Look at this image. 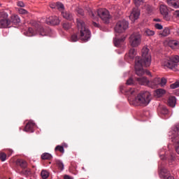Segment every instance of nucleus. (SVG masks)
<instances>
[{
  "instance_id": "obj_36",
  "label": "nucleus",
  "mask_w": 179,
  "mask_h": 179,
  "mask_svg": "<svg viewBox=\"0 0 179 179\" xmlns=\"http://www.w3.org/2000/svg\"><path fill=\"white\" fill-rule=\"evenodd\" d=\"M63 28L65 30H69V29H71V24H69V22H64L63 23Z\"/></svg>"
},
{
  "instance_id": "obj_32",
  "label": "nucleus",
  "mask_w": 179,
  "mask_h": 179,
  "mask_svg": "<svg viewBox=\"0 0 179 179\" xmlns=\"http://www.w3.org/2000/svg\"><path fill=\"white\" fill-rule=\"evenodd\" d=\"M145 33L147 34V36H155V31L149 29H145Z\"/></svg>"
},
{
  "instance_id": "obj_56",
  "label": "nucleus",
  "mask_w": 179,
  "mask_h": 179,
  "mask_svg": "<svg viewBox=\"0 0 179 179\" xmlns=\"http://www.w3.org/2000/svg\"><path fill=\"white\" fill-rule=\"evenodd\" d=\"M128 3L131 2V0H127Z\"/></svg>"
},
{
  "instance_id": "obj_35",
  "label": "nucleus",
  "mask_w": 179,
  "mask_h": 179,
  "mask_svg": "<svg viewBox=\"0 0 179 179\" xmlns=\"http://www.w3.org/2000/svg\"><path fill=\"white\" fill-rule=\"evenodd\" d=\"M0 159L1 162H5L6 160V154H5V152H0Z\"/></svg>"
},
{
  "instance_id": "obj_11",
  "label": "nucleus",
  "mask_w": 179,
  "mask_h": 179,
  "mask_svg": "<svg viewBox=\"0 0 179 179\" xmlns=\"http://www.w3.org/2000/svg\"><path fill=\"white\" fill-rule=\"evenodd\" d=\"M159 10L165 20H170V16H169V8H167V6L162 4L159 6Z\"/></svg>"
},
{
  "instance_id": "obj_24",
  "label": "nucleus",
  "mask_w": 179,
  "mask_h": 179,
  "mask_svg": "<svg viewBox=\"0 0 179 179\" xmlns=\"http://www.w3.org/2000/svg\"><path fill=\"white\" fill-rule=\"evenodd\" d=\"M169 45L171 48H179V42L177 41H171Z\"/></svg>"
},
{
  "instance_id": "obj_9",
  "label": "nucleus",
  "mask_w": 179,
  "mask_h": 179,
  "mask_svg": "<svg viewBox=\"0 0 179 179\" xmlns=\"http://www.w3.org/2000/svg\"><path fill=\"white\" fill-rule=\"evenodd\" d=\"M179 124L174 126L171 131L169 132V136H171V139H172V142L175 143H178L179 145Z\"/></svg>"
},
{
  "instance_id": "obj_29",
  "label": "nucleus",
  "mask_w": 179,
  "mask_h": 179,
  "mask_svg": "<svg viewBox=\"0 0 179 179\" xmlns=\"http://www.w3.org/2000/svg\"><path fill=\"white\" fill-rule=\"evenodd\" d=\"M38 31L40 36H47V34H48L47 31L45 29H44V28H43V27L39 28L38 29Z\"/></svg>"
},
{
  "instance_id": "obj_15",
  "label": "nucleus",
  "mask_w": 179,
  "mask_h": 179,
  "mask_svg": "<svg viewBox=\"0 0 179 179\" xmlns=\"http://www.w3.org/2000/svg\"><path fill=\"white\" fill-rule=\"evenodd\" d=\"M159 85H160V78H155L153 80L150 81L148 87L152 89H155Z\"/></svg>"
},
{
  "instance_id": "obj_14",
  "label": "nucleus",
  "mask_w": 179,
  "mask_h": 179,
  "mask_svg": "<svg viewBox=\"0 0 179 179\" xmlns=\"http://www.w3.org/2000/svg\"><path fill=\"white\" fill-rule=\"evenodd\" d=\"M35 125L36 124H34V122H33V120H30L26 124L24 131H25V132H34V131L33 130V128H34Z\"/></svg>"
},
{
  "instance_id": "obj_55",
  "label": "nucleus",
  "mask_w": 179,
  "mask_h": 179,
  "mask_svg": "<svg viewBox=\"0 0 179 179\" xmlns=\"http://www.w3.org/2000/svg\"><path fill=\"white\" fill-rule=\"evenodd\" d=\"M155 22H160V19H155Z\"/></svg>"
},
{
  "instance_id": "obj_19",
  "label": "nucleus",
  "mask_w": 179,
  "mask_h": 179,
  "mask_svg": "<svg viewBox=\"0 0 179 179\" xmlns=\"http://www.w3.org/2000/svg\"><path fill=\"white\" fill-rule=\"evenodd\" d=\"M176 103H177V99H176L175 96H170L168 99V106L170 107H176Z\"/></svg>"
},
{
  "instance_id": "obj_25",
  "label": "nucleus",
  "mask_w": 179,
  "mask_h": 179,
  "mask_svg": "<svg viewBox=\"0 0 179 179\" xmlns=\"http://www.w3.org/2000/svg\"><path fill=\"white\" fill-rule=\"evenodd\" d=\"M55 6L56 9H58L62 13L64 11V9H65V8L64 7V4H62L61 2H57Z\"/></svg>"
},
{
  "instance_id": "obj_49",
  "label": "nucleus",
  "mask_w": 179,
  "mask_h": 179,
  "mask_svg": "<svg viewBox=\"0 0 179 179\" xmlns=\"http://www.w3.org/2000/svg\"><path fill=\"white\" fill-rule=\"evenodd\" d=\"M64 179H73V178L72 177L66 175V176H64Z\"/></svg>"
},
{
  "instance_id": "obj_2",
  "label": "nucleus",
  "mask_w": 179,
  "mask_h": 179,
  "mask_svg": "<svg viewBox=\"0 0 179 179\" xmlns=\"http://www.w3.org/2000/svg\"><path fill=\"white\" fill-rule=\"evenodd\" d=\"M135 94H136V92L134 89H130L127 91V95L130 96L129 101L132 106H143L146 107L152 101V94L148 91L140 92L134 99L131 97V96H135Z\"/></svg>"
},
{
  "instance_id": "obj_30",
  "label": "nucleus",
  "mask_w": 179,
  "mask_h": 179,
  "mask_svg": "<svg viewBox=\"0 0 179 179\" xmlns=\"http://www.w3.org/2000/svg\"><path fill=\"white\" fill-rule=\"evenodd\" d=\"M25 35L28 36L29 37H31L32 36H36V34H34V31H33V29L29 28Z\"/></svg>"
},
{
  "instance_id": "obj_20",
  "label": "nucleus",
  "mask_w": 179,
  "mask_h": 179,
  "mask_svg": "<svg viewBox=\"0 0 179 179\" xmlns=\"http://www.w3.org/2000/svg\"><path fill=\"white\" fill-rule=\"evenodd\" d=\"M166 94V90L163 89H158L155 90V96L156 97H162V96H164Z\"/></svg>"
},
{
  "instance_id": "obj_17",
  "label": "nucleus",
  "mask_w": 179,
  "mask_h": 179,
  "mask_svg": "<svg viewBox=\"0 0 179 179\" xmlns=\"http://www.w3.org/2000/svg\"><path fill=\"white\" fill-rule=\"evenodd\" d=\"M62 16L64 18L66 19L67 20H73V16L71 13L68 11L63 10L62 11Z\"/></svg>"
},
{
  "instance_id": "obj_39",
  "label": "nucleus",
  "mask_w": 179,
  "mask_h": 179,
  "mask_svg": "<svg viewBox=\"0 0 179 179\" xmlns=\"http://www.w3.org/2000/svg\"><path fill=\"white\" fill-rule=\"evenodd\" d=\"M71 40L73 41V43H76L79 38H78V36L76 34H73L71 36Z\"/></svg>"
},
{
  "instance_id": "obj_3",
  "label": "nucleus",
  "mask_w": 179,
  "mask_h": 179,
  "mask_svg": "<svg viewBox=\"0 0 179 179\" xmlns=\"http://www.w3.org/2000/svg\"><path fill=\"white\" fill-rule=\"evenodd\" d=\"M77 27L80 40L88 41L90 38V30L88 27H86L85 22L80 19H77Z\"/></svg>"
},
{
  "instance_id": "obj_52",
  "label": "nucleus",
  "mask_w": 179,
  "mask_h": 179,
  "mask_svg": "<svg viewBox=\"0 0 179 179\" xmlns=\"http://www.w3.org/2000/svg\"><path fill=\"white\" fill-rule=\"evenodd\" d=\"M93 24H94V26H95L96 27H97V26H99V24L96 22H93Z\"/></svg>"
},
{
  "instance_id": "obj_23",
  "label": "nucleus",
  "mask_w": 179,
  "mask_h": 179,
  "mask_svg": "<svg viewBox=\"0 0 179 179\" xmlns=\"http://www.w3.org/2000/svg\"><path fill=\"white\" fill-rule=\"evenodd\" d=\"M125 38H121V39H117L115 38L113 40V43L115 44V47H120L121 45V44H122V42L124 41Z\"/></svg>"
},
{
  "instance_id": "obj_4",
  "label": "nucleus",
  "mask_w": 179,
  "mask_h": 179,
  "mask_svg": "<svg viewBox=\"0 0 179 179\" xmlns=\"http://www.w3.org/2000/svg\"><path fill=\"white\" fill-rule=\"evenodd\" d=\"M179 56L175 55L166 57L162 62L163 66L172 69L173 71H178L179 69Z\"/></svg>"
},
{
  "instance_id": "obj_27",
  "label": "nucleus",
  "mask_w": 179,
  "mask_h": 179,
  "mask_svg": "<svg viewBox=\"0 0 179 179\" xmlns=\"http://www.w3.org/2000/svg\"><path fill=\"white\" fill-rule=\"evenodd\" d=\"M41 176L43 179H47L48 177H50V173L45 170H42Z\"/></svg>"
},
{
  "instance_id": "obj_47",
  "label": "nucleus",
  "mask_w": 179,
  "mask_h": 179,
  "mask_svg": "<svg viewBox=\"0 0 179 179\" xmlns=\"http://www.w3.org/2000/svg\"><path fill=\"white\" fill-rule=\"evenodd\" d=\"M57 5V3H52L50 4V8H52V9H57V6H55Z\"/></svg>"
},
{
  "instance_id": "obj_31",
  "label": "nucleus",
  "mask_w": 179,
  "mask_h": 179,
  "mask_svg": "<svg viewBox=\"0 0 179 179\" xmlns=\"http://www.w3.org/2000/svg\"><path fill=\"white\" fill-rule=\"evenodd\" d=\"M56 164L58 166L59 169L62 171L64 170V163L61 160L56 161Z\"/></svg>"
},
{
  "instance_id": "obj_28",
  "label": "nucleus",
  "mask_w": 179,
  "mask_h": 179,
  "mask_svg": "<svg viewBox=\"0 0 179 179\" xmlns=\"http://www.w3.org/2000/svg\"><path fill=\"white\" fill-rule=\"evenodd\" d=\"M43 160H50V159L52 158V156L51 155V154L49 153H43L41 156Z\"/></svg>"
},
{
  "instance_id": "obj_5",
  "label": "nucleus",
  "mask_w": 179,
  "mask_h": 179,
  "mask_svg": "<svg viewBox=\"0 0 179 179\" xmlns=\"http://www.w3.org/2000/svg\"><path fill=\"white\" fill-rule=\"evenodd\" d=\"M89 15L94 20H96V15H98L101 20L104 22V23H108L110 22V12L107 10L106 8H100L97 12L92 10V9L89 10Z\"/></svg>"
},
{
  "instance_id": "obj_57",
  "label": "nucleus",
  "mask_w": 179,
  "mask_h": 179,
  "mask_svg": "<svg viewBox=\"0 0 179 179\" xmlns=\"http://www.w3.org/2000/svg\"><path fill=\"white\" fill-rule=\"evenodd\" d=\"M0 6H1V4H0Z\"/></svg>"
},
{
  "instance_id": "obj_34",
  "label": "nucleus",
  "mask_w": 179,
  "mask_h": 179,
  "mask_svg": "<svg viewBox=\"0 0 179 179\" xmlns=\"http://www.w3.org/2000/svg\"><path fill=\"white\" fill-rule=\"evenodd\" d=\"M161 114H163L164 115H167L169 114V110L166 107H162L161 110Z\"/></svg>"
},
{
  "instance_id": "obj_46",
  "label": "nucleus",
  "mask_w": 179,
  "mask_h": 179,
  "mask_svg": "<svg viewBox=\"0 0 179 179\" xmlns=\"http://www.w3.org/2000/svg\"><path fill=\"white\" fill-rule=\"evenodd\" d=\"M77 12H78V13H79L80 15H81L82 16H83V15H84L83 9H82V8H78Z\"/></svg>"
},
{
  "instance_id": "obj_22",
  "label": "nucleus",
  "mask_w": 179,
  "mask_h": 179,
  "mask_svg": "<svg viewBox=\"0 0 179 179\" xmlns=\"http://www.w3.org/2000/svg\"><path fill=\"white\" fill-rule=\"evenodd\" d=\"M136 50L134 48L130 49L129 51V57L131 59H134V58L136 57Z\"/></svg>"
},
{
  "instance_id": "obj_41",
  "label": "nucleus",
  "mask_w": 179,
  "mask_h": 179,
  "mask_svg": "<svg viewBox=\"0 0 179 179\" xmlns=\"http://www.w3.org/2000/svg\"><path fill=\"white\" fill-rule=\"evenodd\" d=\"M55 150H59L61 152V153H64V146H61V145H57L55 148Z\"/></svg>"
},
{
  "instance_id": "obj_38",
  "label": "nucleus",
  "mask_w": 179,
  "mask_h": 179,
  "mask_svg": "<svg viewBox=\"0 0 179 179\" xmlns=\"http://www.w3.org/2000/svg\"><path fill=\"white\" fill-rule=\"evenodd\" d=\"M166 83H167V80L166 78H160V86H166Z\"/></svg>"
},
{
  "instance_id": "obj_16",
  "label": "nucleus",
  "mask_w": 179,
  "mask_h": 179,
  "mask_svg": "<svg viewBox=\"0 0 179 179\" xmlns=\"http://www.w3.org/2000/svg\"><path fill=\"white\" fill-rule=\"evenodd\" d=\"M167 3L175 9H179V0H167Z\"/></svg>"
},
{
  "instance_id": "obj_13",
  "label": "nucleus",
  "mask_w": 179,
  "mask_h": 179,
  "mask_svg": "<svg viewBox=\"0 0 179 179\" xmlns=\"http://www.w3.org/2000/svg\"><path fill=\"white\" fill-rule=\"evenodd\" d=\"M136 81L139 85H141L143 86H148L149 87V83L150 80L146 77H140L136 78Z\"/></svg>"
},
{
  "instance_id": "obj_26",
  "label": "nucleus",
  "mask_w": 179,
  "mask_h": 179,
  "mask_svg": "<svg viewBox=\"0 0 179 179\" xmlns=\"http://www.w3.org/2000/svg\"><path fill=\"white\" fill-rule=\"evenodd\" d=\"M17 164L20 166V167H26L27 166V162L23 159H17Z\"/></svg>"
},
{
  "instance_id": "obj_6",
  "label": "nucleus",
  "mask_w": 179,
  "mask_h": 179,
  "mask_svg": "<svg viewBox=\"0 0 179 179\" xmlns=\"http://www.w3.org/2000/svg\"><path fill=\"white\" fill-rule=\"evenodd\" d=\"M8 13L5 11L0 13V28L6 29L10 24V21L8 19Z\"/></svg>"
},
{
  "instance_id": "obj_40",
  "label": "nucleus",
  "mask_w": 179,
  "mask_h": 179,
  "mask_svg": "<svg viewBox=\"0 0 179 179\" xmlns=\"http://www.w3.org/2000/svg\"><path fill=\"white\" fill-rule=\"evenodd\" d=\"M134 3L136 6H140L143 3V0H134Z\"/></svg>"
},
{
  "instance_id": "obj_33",
  "label": "nucleus",
  "mask_w": 179,
  "mask_h": 179,
  "mask_svg": "<svg viewBox=\"0 0 179 179\" xmlns=\"http://www.w3.org/2000/svg\"><path fill=\"white\" fill-rule=\"evenodd\" d=\"M166 174H167V169H166L165 168L161 169L160 176H162V177L166 178L167 177Z\"/></svg>"
},
{
  "instance_id": "obj_50",
  "label": "nucleus",
  "mask_w": 179,
  "mask_h": 179,
  "mask_svg": "<svg viewBox=\"0 0 179 179\" xmlns=\"http://www.w3.org/2000/svg\"><path fill=\"white\" fill-rule=\"evenodd\" d=\"M159 157L162 159V160H164L166 157L164 155H160Z\"/></svg>"
},
{
  "instance_id": "obj_1",
  "label": "nucleus",
  "mask_w": 179,
  "mask_h": 179,
  "mask_svg": "<svg viewBox=\"0 0 179 179\" xmlns=\"http://www.w3.org/2000/svg\"><path fill=\"white\" fill-rule=\"evenodd\" d=\"M152 64V56L149 52V48L145 46L142 49V59L141 57H136V64H135V71L138 76H143L145 73L152 76L150 71L143 70V66L148 68Z\"/></svg>"
},
{
  "instance_id": "obj_37",
  "label": "nucleus",
  "mask_w": 179,
  "mask_h": 179,
  "mask_svg": "<svg viewBox=\"0 0 179 179\" xmlns=\"http://www.w3.org/2000/svg\"><path fill=\"white\" fill-rule=\"evenodd\" d=\"M170 87L171 89H177V87H179V81H176V83L171 84Z\"/></svg>"
},
{
  "instance_id": "obj_18",
  "label": "nucleus",
  "mask_w": 179,
  "mask_h": 179,
  "mask_svg": "<svg viewBox=\"0 0 179 179\" xmlns=\"http://www.w3.org/2000/svg\"><path fill=\"white\" fill-rule=\"evenodd\" d=\"M10 23H13V24H17L18 23H20V17H19V15H13L10 17Z\"/></svg>"
},
{
  "instance_id": "obj_44",
  "label": "nucleus",
  "mask_w": 179,
  "mask_h": 179,
  "mask_svg": "<svg viewBox=\"0 0 179 179\" xmlns=\"http://www.w3.org/2000/svg\"><path fill=\"white\" fill-rule=\"evenodd\" d=\"M127 85H134V79H132V78H130L129 80H127Z\"/></svg>"
},
{
  "instance_id": "obj_45",
  "label": "nucleus",
  "mask_w": 179,
  "mask_h": 179,
  "mask_svg": "<svg viewBox=\"0 0 179 179\" xmlns=\"http://www.w3.org/2000/svg\"><path fill=\"white\" fill-rule=\"evenodd\" d=\"M17 5L20 6V8H24V3H23V1H18Z\"/></svg>"
},
{
  "instance_id": "obj_7",
  "label": "nucleus",
  "mask_w": 179,
  "mask_h": 179,
  "mask_svg": "<svg viewBox=\"0 0 179 179\" xmlns=\"http://www.w3.org/2000/svg\"><path fill=\"white\" fill-rule=\"evenodd\" d=\"M128 27H129V23L127 20L119 21L115 27V31L116 33H124Z\"/></svg>"
},
{
  "instance_id": "obj_12",
  "label": "nucleus",
  "mask_w": 179,
  "mask_h": 179,
  "mask_svg": "<svg viewBox=\"0 0 179 179\" xmlns=\"http://www.w3.org/2000/svg\"><path fill=\"white\" fill-rule=\"evenodd\" d=\"M46 23L47 24H51L52 26H57L59 24L60 20L57 16H50L46 19Z\"/></svg>"
},
{
  "instance_id": "obj_54",
  "label": "nucleus",
  "mask_w": 179,
  "mask_h": 179,
  "mask_svg": "<svg viewBox=\"0 0 179 179\" xmlns=\"http://www.w3.org/2000/svg\"><path fill=\"white\" fill-rule=\"evenodd\" d=\"M63 148H68V145L64 143V144L63 145Z\"/></svg>"
},
{
  "instance_id": "obj_51",
  "label": "nucleus",
  "mask_w": 179,
  "mask_h": 179,
  "mask_svg": "<svg viewBox=\"0 0 179 179\" xmlns=\"http://www.w3.org/2000/svg\"><path fill=\"white\" fill-rule=\"evenodd\" d=\"M176 96H179V90H178L176 92Z\"/></svg>"
},
{
  "instance_id": "obj_10",
  "label": "nucleus",
  "mask_w": 179,
  "mask_h": 179,
  "mask_svg": "<svg viewBox=\"0 0 179 179\" xmlns=\"http://www.w3.org/2000/svg\"><path fill=\"white\" fill-rule=\"evenodd\" d=\"M139 16H141V10L138 8H134L129 15V19L134 22L139 19Z\"/></svg>"
},
{
  "instance_id": "obj_21",
  "label": "nucleus",
  "mask_w": 179,
  "mask_h": 179,
  "mask_svg": "<svg viewBox=\"0 0 179 179\" xmlns=\"http://www.w3.org/2000/svg\"><path fill=\"white\" fill-rule=\"evenodd\" d=\"M170 34V29L169 28H165L162 31L159 33L161 37H167Z\"/></svg>"
},
{
  "instance_id": "obj_53",
  "label": "nucleus",
  "mask_w": 179,
  "mask_h": 179,
  "mask_svg": "<svg viewBox=\"0 0 179 179\" xmlns=\"http://www.w3.org/2000/svg\"><path fill=\"white\" fill-rule=\"evenodd\" d=\"M166 179H174V177H173V176H169V177H168Z\"/></svg>"
},
{
  "instance_id": "obj_43",
  "label": "nucleus",
  "mask_w": 179,
  "mask_h": 179,
  "mask_svg": "<svg viewBox=\"0 0 179 179\" xmlns=\"http://www.w3.org/2000/svg\"><path fill=\"white\" fill-rule=\"evenodd\" d=\"M155 29H157L158 30H162L163 29V25L157 23L155 24Z\"/></svg>"
},
{
  "instance_id": "obj_42",
  "label": "nucleus",
  "mask_w": 179,
  "mask_h": 179,
  "mask_svg": "<svg viewBox=\"0 0 179 179\" xmlns=\"http://www.w3.org/2000/svg\"><path fill=\"white\" fill-rule=\"evenodd\" d=\"M18 12L19 13H20L21 15H26V13H27V10H26L24 8H19L18 9Z\"/></svg>"
},
{
  "instance_id": "obj_48",
  "label": "nucleus",
  "mask_w": 179,
  "mask_h": 179,
  "mask_svg": "<svg viewBox=\"0 0 179 179\" xmlns=\"http://www.w3.org/2000/svg\"><path fill=\"white\" fill-rule=\"evenodd\" d=\"M174 16H176V17H179V10H177L174 12L173 13Z\"/></svg>"
},
{
  "instance_id": "obj_8",
  "label": "nucleus",
  "mask_w": 179,
  "mask_h": 179,
  "mask_svg": "<svg viewBox=\"0 0 179 179\" xmlns=\"http://www.w3.org/2000/svg\"><path fill=\"white\" fill-rule=\"evenodd\" d=\"M129 43L131 47H138L141 45V37L140 33H134L129 38Z\"/></svg>"
}]
</instances>
